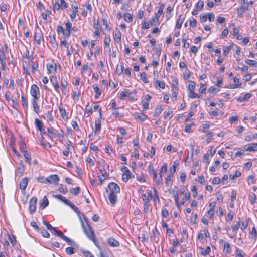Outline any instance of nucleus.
Segmentation results:
<instances>
[{
    "mask_svg": "<svg viewBox=\"0 0 257 257\" xmlns=\"http://www.w3.org/2000/svg\"><path fill=\"white\" fill-rule=\"evenodd\" d=\"M83 216L84 218L87 223V225L88 227V228H87L85 226V225H84L83 221L80 218L82 227L83 229V231L85 232L86 236L88 237V238H89V239L93 241V242L94 243H95L96 239H95V237L94 236V231H93L92 228L90 226L89 224H88V219L85 218V216H84L83 214Z\"/></svg>",
    "mask_w": 257,
    "mask_h": 257,
    "instance_id": "f257e3e1",
    "label": "nucleus"
},
{
    "mask_svg": "<svg viewBox=\"0 0 257 257\" xmlns=\"http://www.w3.org/2000/svg\"><path fill=\"white\" fill-rule=\"evenodd\" d=\"M121 171L124 173L122 175V179L125 182H127L131 178L134 177V176L132 175V173L126 166L121 168Z\"/></svg>",
    "mask_w": 257,
    "mask_h": 257,
    "instance_id": "f03ea898",
    "label": "nucleus"
},
{
    "mask_svg": "<svg viewBox=\"0 0 257 257\" xmlns=\"http://www.w3.org/2000/svg\"><path fill=\"white\" fill-rule=\"evenodd\" d=\"M110 190V193L117 194L120 192V188L119 186L114 182L110 183L108 185V189H106V192H108Z\"/></svg>",
    "mask_w": 257,
    "mask_h": 257,
    "instance_id": "7ed1b4c3",
    "label": "nucleus"
},
{
    "mask_svg": "<svg viewBox=\"0 0 257 257\" xmlns=\"http://www.w3.org/2000/svg\"><path fill=\"white\" fill-rule=\"evenodd\" d=\"M30 92L34 98L33 99L37 100L38 99V96L40 95L39 89L36 84H33L31 86Z\"/></svg>",
    "mask_w": 257,
    "mask_h": 257,
    "instance_id": "20e7f679",
    "label": "nucleus"
},
{
    "mask_svg": "<svg viewBox=\"0 0 257 257\" xmlns=\"http://www.w3.org/2000/svg\"><path fill=\"white\" fill-rule=\"evenodd\" d=\"M37 201V198L33 197L29 201V210L31 214H33L35 211Z\"/></svg>",
    "mask_w": 257,
    "mask_h": 257,
    "instance_id": "39448f33",
    "label": "nucleus"
},
{
    "mask_svg": "<svg viewBox=\"0 0 257 257\" xmlns=\"http://www.w3.org/2000/svg\"><path fill=\"white\" fill-rule=\"evenodd\" d=\"M151 98L150 95H146L145 96L144 99L142 100V104L143 106L144 110H146L149 108V102Z\"/></svg>",
    "mask_w": 257,
    "mask_h": 257,
    "instance_id": "423d86ee",
    "label": "nucleus"
},
{
    "mask_svg": "<svg viewBox=\"0 0 257 257\" xmlns=\"http://www.w3.org/2000/svg\"><path fill=\"white\" fill-rule=\"evenodd\" d=\"M29 178L25 177L22 179L20 183V188L22 191H24L28 185Z\"/></svg>",
    "mask_w": 257,
    "mask_h": 257,
    "instance_id": "0eeeda50",
    "label": "nucleus"
},
{
    "mask_svg": "<svg viewBox=\"0 0 257 257\" xmlns=\"http://www.w3.org/2000/svg\"><path fill=\"white\" fill-rule=\"evenodd\" d=\"M108 198L110 203L113 206L117 201V198L115 193H109Z\"/></svg>",
    "mask_w": 257,
    "mask_h": 257,
    "instance_id": "6e6552de",
    "label": "nucleus"
},
{
    "mask_svg": "<svg viewBox=\"0 0 257 257\" xmlns=\"http://www.w3.org/2000/svg\"><path fill=\"white\" fill-rule=\"evenodd\" d=\"M101 124L99 119H97L95 121V134H98L100 133L101 130Z\"/></svg>",
    "mask_w": 257,
    "mask_h": 257,
    "instance_id": "1a4fd4ad",
    "label": "nucleus"
},
{
    "mask_svg": "<svg viewBox=\"0 0 257 257\" xmlns=\"http://www.w3.org/2000/svg\"><path fill=\"white\" fill-rule=\"evenodd\" d=\"M107 243L112 247H117L119 245V243L116 240L112 238L108 239Z\"/></svg>",
    "mask_w": 257,
    "mask_h": 257,
    "instance_id": "9d476101",
    "label": "nucleus"
},
{
    "mask_svg": "<svg viewBox=\"0 0 257 257\" xmlns=\"http://www.w3.org/2000/svg\"><path fill=\"white\" fill-rule=\"evenodd\" d=\"M185 19V17L182 15L179 16V19L177 20L176 25V28L177 29H180L182 27V23Z\"/></svg>",
    "mask_w": 257,
    "mask_h": 257,
    "instance_id": "9b49d317",
    "label": "nucleus"
},
{
    "mask_svg": "<svg viewBox=\"0 0 257 257\" xmlns=\"http://www.w3.org/2000/svg\"><path fill=\"white\" fill-rule=\"evenodd\" d=\"M35 124L36 127L39 131H43L44 125L40 120H39L38 118H36L35 120Z\"/></svg>",
    "mask_w": 257,
    "mask_h": 257,
    "instance_id": "f8f14e48",
    "label": "nucleus"
},
{
    "mask_svg": "<svg viewBox=\"0 0 257 257\" xmlns=\"http://www.w3.org/2000/svg\"><path fill=\"white\" fill-rule=\"evenodd\" d=\"M47 178L51 181V183L57 184L59 180V176L55 174L50 175Z\"/></svg>",
    "mask_w": 257,
    "mask_h": 257,
    "instance_id": "ddd939ff",
    "label": "nucleus"
},
{
    "mask_svg": "<svg viewBox=\"0 0 257 257\" xmlns=\"http://www.w3.org/2000/svg\"><path fill=\"white\" fill-rule=\"evenodd\" d=\"M70 206L78 215L80 214V211L78 208L71 202L68 201V203L66 204Z\"/></svg>",
    "mask_w": 257,
    "mask_h": 257,
    "instance_id": "4468645a",
    "label": "nucleus"
},
{
    "mask_svg": "<svg viewBox=\"0 0 257 257\" xmlns=\"http://www.w3.org/2000/svg\"><path fill=\"white\" fill-rule=\"evenodd\" d=\"M53 79H54V77L53 75L51 76L50 77V81L53 83L55 90L58 92V89L59 88L58 82L57 79H55V82L53 81Z\"/></svg>",
    "mask_w": 257,
    "mask_h": 257,
    "instance_id": "2eb2a0df",
    "label": "nucleus"
},
{
    "mask_svg": "<svg viewBox=\"0 0 257 257\" xmlns=\"http://www.w3.org/2000/svg\"><path fill=\"white\" fill-rule=\"evenodd\" d=\"M115 42L117 43H119L121 40V33L119 30H117L115 33V37L114 38Z\"/></svg>",
    "mask_w": 257,
    "mask_h": 257,
    "instance_id": "dca6fc26",
    "label": "nucleus"
},
{
    "mask_svg": "<svg viewBox=\"0 0 257 257\" xmlns=\"http://www.w3.org/2000/svg\"><path fill=\"white\" fill-rule=\"evenodd\" d=\"M152 170L154 179L155 180L156 184L159 185L162 181L161 176L160 175L159 177H158L157 174L153 168H152Z\"/></svg>",
    "mask_w": 257,
    "mask_h": 257,
    "instance_id": "f3484780",
    "label": "nucleus"
},
{
    "mask_svg": "<svg viewBox=\"0 0 257 257\" xmlns=\"http://www.w3.org/2000/svg\"><path fill=\"white\" fill-rule=\"evenodd\" d=\"M93 88L94 91L95 92V98L97 99L101 94V91L100 90L99 88L97 85H93Z\"/></svg>",
    "mask_w": 257,
    "mask_h": 257,
    "instance_id": "a211bd4d",
    "label": "nucleus"
},
{
    "mask_svg": "<svg viewBox=\"0 0 257 257\" xmlns=\"http://www.w3.org/2000/svg\"><path fill=\"white\" fill-rule=\"evenodd\" d=\"M59 111L62 118L64 120H67L68 118V114L66 113L65 109L64 108H59Z\"/></svg>",
    "mask_w": 257,
    "mask_h": 257,
    "instance_id": "6ab92c4d",
    "label": "nucleus"
},
{
    "mask_svg": "<svg viewBox=\"0 0 257 257\" xmlns=\"http://www.w3.org/2000/svg\"><path fill=\"white\" fill-rule=\"evenodd\" d=\"M247 151H257V143H251L249 144L248 147L246 148Z\"/></svg>",
    "mask_w": 257,
    "mask_h": 257,
    "instance_id": "aec40b11",
    "label": "nucleus"
},
{
    "mask_svg": "<svg viewBox=\"0 0 257 257\" xmlns=\"http://www.w3.org/2000/svg\"><path fill=\"white\" fill-rule=\"evenodd\" d=\"M49 204V201L46 196H44L42 202L41 203L40 208L41 209H44Z\"/></svg>",
    "mask_w": 257,
    "mask_h": 257,
    "instance_id": "412c9836",
    "label": "nucleus"
},
{
    "mask_svg": "<svg viewBox=\"0 0 257 257\" xmlns=\"http://www.w3.org/2000/svg\"><path fill=\"white\" fill-rule=\"evenodd\" d=\"M41 34L40 32H35L34 35V39L36 41L37 44L40 45L41 40Z\"/></svg>",
    "mask_w": 257,
    "mask_h": 257,
    "instance_id": "4be33fe9",
    "label": "nucleus"
},
{
    "mask_svg": "<svg viewBox=\"0 0 257 257\" xmlns=\"http://www.w3.org/2000/svg\"><path fill=\"white\" fill-rule=\"evenodd\" d=\"M69 192L73 195L76 196L80 193V188L79 187L73 188L69 190Z\"/></svg>",
    "mask_w": 257,
    "mask_h": 257,
    "instance_id": "5701e85b",
    "label": "nucleus"
},
{
    "mask_svg": "<svg viewBox=\"0 0 257 257\" xmlns=\"http://www.w3.org/2000/svg\"><path fill=\"white\" fill-rule=\"evenodd\" d=\"M37 181L39 182H41V183H49V184H51V181L50 180H49V178H44L43 177H38L37 178Z\"/></svg>",
    "mask_w": 257,
    "mask_h": 257,
    "instance_id": "b1692460",
    "label": "nucleus"
},
{
    "mask_svg": "<svg viewBox=\"0 0 257 257\" xmlns=\"http://www.w3.org/2000/svg\"><path fill=\"white\" fill-rule=\"evenodd\" d=\"M245 63L250 66L257 67V62L255 61V60L246 59L245 60Z\"/></svg>",
    "mask_w": 257,
    "mask_h": 257,
    "instance_id": "393cba45",
    "label": "nucleus"
},
{
    "mask_svg": "<svg viewBox=\"0 0 257 257\" xmlns=\"http://www.w3.org/2000/svg\"><path fill=\"white\" fill-rule=\"evenodd\" d=\"M219 89H217L214 86H211L208 90V91L213 95H215L216 93L219 91Z\"/></svg>",
    "mask_w": 257,
    "mask_h": 257,
    "instance_id": "a878e982",
    "label": "nucleus"
},
{
    "mask_svg": "<svg viewBox=\"0 0 257 257\" xmlns=\"http://www.w3.org/2000/svg\"><path fill=\"white\" fill-rule=\"evenodd\" d=\"M163 109L162 106H158L155 110L154 116H158L162 113Z\"/></svg>",
    "mask_w": 257,
    "mask_h": 257,
    "instance_id": "bb28decb",
    "label": "nucleus"
},
{
    "mask_svg": "<svg viewBox=\"0 0 257 257\" xmlns=\"http://www.w3.org/2000/svg\"><path fill=\"white\" fill-rule=\"evenodd\" d=\"M47 131L49 134V136L51 140H53L54 137H56V134L55 132H53L52 127H48L47 128Z\"/></svg>",
    "mask_w": 257,
    "mask_h": 257,
    "instance_id": "cd10ccee",
    "label": "nucleus"
},
{
    "mask_svg": "<svg viewBox=\"0 0 257 257\" xmlns=\"http://www.w3.org/2000/svg\"><path fill=\"white\" fill-rule=\"evenodd\" d=\"M51 233L58 237H61V238H63V236H64V234L61 231L56 230L55 228Z\"/></svg>",
    "mask_w": 257,
    "mask_h": 257,
    "instance_id": "c85d7f7f",
    "label": "nucleus"
},
{
    "mask_svg": "<svg viewBox=\"0 0 257 257\" xmlns=\"http://www.w3.org/2000/svg\"><path fill=\"white\" fill-rule=\"evenodd\" d=\"M178 165L179 163L178 162H177L176 161H175L174 162L173 165L170 169V172L171 175H173L176 172V168L178 167Z\"/></svg>",
    "mask_w": 257,
    "mask_h": 257,
    "instance_id": "c756f323",
    "label": "nucleus"
},
{
    "mask_svg": "<svg viewBox=\"0 0 257 257\" xmlns=\"http://www.w3.org/2000/svg\"><path fill=\"white\" fill-rule=\"evenodd\" d=\"M53 196L55 198L60 200L61 201L63 202L65 204H66L68 202L66 198L65 197L62 196L61 195H53Z\"/></svg>",
    "mask_w": 257,
    "mask_h": 257,
    "instance_id": "7c9ffc66",
    "label": "nucleus"
},
{
    "mask_svg": "<svg viewBox=\"0 0 257 257\" xmlns=\"http://www.w3.org/2000/svg\"><path fill=\"white\" fill-rule=\"evenodd\" d=\"M24 153V156L25 158L26 161L28 162L29 164L31 163V157L30 154L28 152L26 151Z\"/></svg>",
    "mask_w": 257,
    "mask_h": 257,
    "instance_id": "2f4dec72",
    "label": "nucleus"
},
{
    "mask_svg": "<svg viewBox=\"0 0 257 257\" xmlns=\"http://www.w3.org/2000/svg\"><path fill=\"white\" fill-rule=\"evenodd\" d=\"M210 251H211V248L209 246H208L206 249L201 248V253L203 256H206L208 254H209Z\"/></svg>",
    "mask_w": 257,
    "mask_h": 257,
    "instance_id": "473e14b6",
    "label": "nucleus"
},
{
    "mask_svg": "<svg viewBox=\"0 0 257 257\" xmlns=\"http://www.w3.org/2000/svg\"><path fill=\"white\" fill-rule=\"evenodd\" d=\"M188 97L190 98H199L200 97V95L197 94L194 91L189 92Z\"/></svg>",
    "mask_w": 257,
    "mask_h": 257,
    "instance_id": "72a5a7b5",
    "label": "nucleus"
},
{
    "mask_svg": "<svg viewBox=\"0 0 257 257\" xmlns=\"http://www.w3.org/2000/svg\"><path fill=\"white\" fill-rule=\"evenodd\" d=\"M251 96V94L250 93H246L242 97H240L239 100L241 101H247L248 99H249Z\"/></svg>",
    "mask_w": 257,
    "mask_h": 257,
    "instance_id": "f704fd0d",
    "label": "nucleus"
},
{
    "mask_svg": "<svg viewBox=\"0 0 257 257\" xmlns=\"http://www.w3.org/2000/svg\"><path fill=\"white\" fill-rule=\"evenodd\" d=\"M224 251H226V253H229L231 252L230 244L228 242H225L224 246Z\"/></svg>",
    "mask_w": 257,
    "mask_h": 257,
    "instance_id": "c9c22d12",
    "label": "nucleus"
},
{
    "mask_svg": "<svg viewBox=\"0 0 257 257\" xmlns=\"http://www.w3.org/2000/svg\"><path fill=\"white\" fill-rule=\"evenodd\" d=\"M32 104H33V108H34L35 112L36 113H38V112L39 111V107L37 104V103L36 102V100H35V99L33 100V101H32Z\"/></svg>",
    "mask_w": 257,
    "mask_h": 257,
    "instance_id": "e433bc0d",
    "label": "nucleus"
},
{
    "mask_svg": "<svg viewBox=\"0 0 257 257\" xmlns=\"http://www.w3.org/2000/svg\"><path fill=\"white\" fill-rule=\"evenodd\" d=\"M140 77H141V79L144 82V83H148L149 81H148V78L146 76V74L145 72H143V73H141Z\"/></svg>",
    "mask_w": 257,
    "mask_h": 257,
    "instance_id": "4c0bfd02",
    "label": "nucleus"
},
{
    "mask_svg": "<svg viewBox=\"0 0 257 257\" xmlns=\"http://www.w3.org/2000/svg\"><path fill=\"white\" fill-rule=\"evenodd\" d=\"M124 18L127 22H131L133 20V18L130 13H125L124 15Z\"/></svg>",
    "mask_w": 257,
    "mask_h": 257,
    "instance_id": "58836bf2",
    "label": "nucleus"
},
{
    "mask_svg": "<svg viewBox=\"0 0 257 257\" xmlns=\"http://www.w3.org/2000/svg\"><path fill=\"white\" fill-rule=\"evenodd\" d=\"M204 6V2L202 0H199L196 4V8L199 10H202Z\"/></svg>",
    "mask_w": 257,
    "mask_h": 257,
    "instance_id": "ea45409f",
    "label": "nucleus"
},
{
    "mask_svg": "<svg viewBox=\"0 0 257 257\" xmlns=\"http://www.w3.org/2000/svg\"><path fill=\"white\" fill-rule=\"evenodd\" d=\"M26 145L24 141L21 142L20 144V150L21 151V152L23 153H24L26 151H27L26 150Z\"/></svg>",
    "mask_w": 257,
    "mask_h": 257,
    "instance_id": "a19ab883",
    "label": "nucleus"
},
{
    "mask_svg": "<svg viewBox=\"0 0 257 257\" xmlns=\"http://www.w3.org/2000/svg\"><path fill=\"white\" fill-rule=\"evenodd\" d=\"M8 237L11 243L13 245H14L16 242L15 236L13 234H11L8 235Z\"/></svg>",
    "mask_w": 257,
    "mask_h": 257,
    "instance_id": "79ce46f5",
    "label": "nucleus"
},
{
    "mask_svg": "<svg viewBox=\"0 0 257 257\" xmlns=\"http://www.w3.org/2000/svg\"><path fill=\"white\" fill-rule=\"evenodd\" d=\"M110 41H111V39H110L109 36H106L105 37L104 41L105 46L109 47Z\"/></svg>",
    "mask_w": 257,
    "mask_h": 257,
    "instance_id": "37998d69",
    "label": "nucleus"
},
{
    "mask_svg": "<svg viewBox=\"0 0 257 257\" xmlns=\"http://www.w3.org/2000/svg\"><path fill=\"white\" fill-rule=\"evenodd\" d=\"M66 252L69 255H72L75 253V249L72 247L66 248Z\"/></svg>",
    "mask_w": 257,
    "mask_h": 257,
    "instance_id": "c03bdc74",
    "label": "nucleus"
},
{
    "mask_svg": "<svg viewBox=\"0 0 257 257\" xmlns=\"http://www.w3.org/2000/svg\"><path fill=\"white\" fill-rule=\"evenodd\" d=\"M137 118L139 119L141 121H144L147 119L148 116L145 114L141 113L138 114Z\"/></svg>",
    "mask_w": 257,
    "mask_h": 257,
    "instance_id": "a18cd8bd",
    "label": "nucleus"
},
{
    "mask_svg": "<svg viewBox=\"0 0 257 257\" xmlns=\"http://www.w3.org/2000/svg\"><path fill=\"white\" fill-rule=\"evenodd\" d=\"M43 224L46 226L47 229H48L52 232L55 228L53 227L51 224H50L49 223H48L47 222H46L45 221H43Z\"/></svg>",
    "mask_w": 257,
    "mask_h": 257,
    "instance_id": "49530a36",
    "label": "nucleus"
},
{
    "mask_svg": "<svg viewBox=\"0 0 257 257\" xmlns=\"http://www.w3.org/2000/svg\"><path fill=\"white\" fill-rule=\"evenodd\" d=\"M206 87L205 84H201V86L199 89V92L200 93L203 94L206 92Z\"/></svg>",
    "mask_w": 257,
    "mask_h": 257,
    "instance_id": "de8ad7c7",
    "label": "nucleus"
},
{
    "mask_svg": "<svg viewBox=\"0 0 257 257\" xmlns=\"http://www.w3.org/2000/svg\"><path fill=\"white\" fill-rule=\"evenodd\" d=\"M155 83L161 89H164L165 87V84L164 82L157 80L156 81Z\"/></svg>",
    "mask_w": 257,
    "mask_h": 257,
    "instance_id": "09e8293b",
    "label": "nucleus"
},
{
    "mask_svg": "<svg viewBox=\"0 0 257 257\" xmlns=\"http://www.w3.org/2000/svg\"><path fill=\"white\" fill-rule=\"evenodd\" d=\"M41 233L44 237L49 238L50 237L49 233L45 229L41 230Z\"/></svg>",
    "mask_w": 257,
    "mask_h": 257,
    "instance_id": "8fccbe9b",
    "label": "nucleus"
},
{
    "mask_svg": "<svg viewBox=\"0 0 257 257\" xmlns=\"http://www.w3.org/2000/svg\"><path fill=\"white\" fill-rule=\"evenodd\" d=\"M195 89V83L192 81L188 85V89L189 92L194 91Z\"/></svg>",
    "mask_w": 257,
    "mask_h": 257,
    "instance_id": "3c124183",
    "label": "nucleus"
},
{
    "mask_svg": "<svg viewBox=\"0 0 257 257\" xmlns=\"http://www.w3.org/2000/svg\"><path fill=\"white\" fill-rule=\"evenodd\" d=\"M123 67L122 65L120 66V68H119V66H118V65H117L116 67V73L118 75H120L123 73Z\"/></svg>",
    "mask_w": 257,
    "mask_h": 257,
    "instance_id": "603ef678",
    "label": "nucleus"
},
{
    "mask_svg": "<svg viewBox=\"0 0 257 257\" xmlns=\"http://www.w3.org/2000/svg\"><path fill=\"white\" fill-rule=\"evenodd\" d=\"M241 6V8L244 9L248 10V4L245 2V0H240Z\"/></svg>",
    "mask_w": 257,
    "mask_h": 257,
    "instance_id": "864d4df0",
    "label": "nucleus"
},
{
    "mask_svg": "<svg viewBox=\"0 0 257 257\" xmlns=\"http://www.w3.org/2000/svg\"><path fill=\"white\" fill-rule=\"evenodd\" d=\"M152 25V22H145L142 26V28L144 29H149L150 25Z\"/></svg>",
    "mask_w": 257,
    "mask_h": 257,
    "instance_id": "5fc2aeb1",
    "label": "nucleus"
},
{
    "mask_svg": "<svg viewBox=\"0 0 257 257\" xmlns=\"http://www.w3.org/2000/svg\"><path fill=\"white\" fill-rule=\"evenodd\" d=\"M64 240H65L66 242H67L69 244L72 245L74 243V242L71 240V239L69 238L68 237H66V236H63V237L62 238Z\"/></svg>",
    "mask_w": 257,
    "mask_h": 257,
    "instance_id": "6e6d98bb",
    "label": "nucleus"
},
{
    "mask_svg": "<svg viewBox=\"0 0 257 257\" xmlns=\"http://www.w3.org/2000/svg\"><path fill=\"white\" fill-rule=\"evenodd\" d=\"M167 171V165L166 163H164L162 166L161 170L160 171L161 173H166Z\"/></svg>",
    "mask_w": 257,
    "mask_h": 257,
    "instance_id": "4d7b16f0",
    "label": "nucleus"
},
{
    "mask_svg": "<svg viewBox=\"0 0 257 257\" xmlns=\"http://www.w3.org/2000/svg\"><path fill=\"white\" fill-rule=\"evenodd\" d=\"M59 190L60 191V192L63 194H66L68 192L67 188L63 187V185L61 184L59 187Z\"/></svg>",
    "mask_w": 257,
    "mask_h": 257,
    "instance_id": "13d9d810",
    "label": "nucleus"
},
{
    "mask_svg": "<svg viewBox=\"0 0 257 257\" xmlns=\"http://www.w3.org/2000/svg\"><path fill=\"white\" fill-rule=\"evenodd\" d=\"M216 197L217 200H220L222 201L223 197V195H222V193L220 192H217V193H216Z\"/></svg>",
    "mask_w": 257,
    "mask_h": 257,
    "instance_id": "bf43d9fd",
    "label": "nucleus"
},
{
    "mask_svg": "<svg viewBox=\"0 0 257 257\" xmlns=\"http://www.w3.org/2000/svg\"><path fill=\"white\" fill-rule=\"evenodd\" d=\"M197 188L196 186L194 185L191 188V191H192L193 192V196L194 197H196L197 195Z\"/></svg>",
    "mask_w": 257,
    "mask_h": 257,
    "instance_id": "052dcab7",
    "label": "nucleus"
},
{
    "mask_svg": "<svg viewBox=\"0 0 257 257\" xmlns=\"http://www.w3.org/2000/svg\"><path fill=\"white\" fill-rule=\"evenodd\" d=\"M190 25L193 27L195 28L197 25V21L196 19L194 18H192V19L190 20Z\"/></svg>",
    "mask_w": 257,
    "mask_h": 257,
    "instance_id": "680f3d73",
    "label": "nucleus"
},
{
    "mask_svg": "<svg viewBox=\"0 0 257 257\" xmlns=\"http://www.w3.org/2000/svg\"><path fill=\"white\" fill-rule=\"evenodd\" d=\"M63 34L66 38H68L71 35V29H66L64 31Z\"/></svg>",
    "mask_w": 257,
    "mask_h": 257,
    "instance_id": "e2e57ef3",
    "label": "nucleus"
},
{
    "mask_svg": "<svg viewBox=\"0 0 257 257\" xmlns=\"http://www.w3.org/2000/svg\"><path fill=\"white\" fill-rule=\"evenodd\" d=\"M207 18L210 22H213L215 19V15L213 13H208V17Z\"/></svg>",
    "mask_w": 257,
    "mask_h": 257,
    "instance_id": "0e129e2a",
    "label": "nucleus"
},
{
    "mask_svg": "<svg viewBox=\"0 0 257 257\" xmlns=\"http://www.w3.org/2000/svg\"><path fill=\"white\" fill-rule=\"evenodd\" d=\"M207 19V14H202L200 16V21L202 23L206 22Z\"/></svg>",
    "mask_w": 257,
    "mask_h": 257,
    "instance_id": "69168bd1",
    "label": "nucleus"
},
{
    "mask_svg": "<svg viewBox=\"0 0 257 257\" xmlns=\"http://www.w3.org/2000/svg\"><path fill=\"white\" fill-rule=\"evenodd\" d=\"M173 114V111L172 110H169L164 116L165 119H167L169 118V119H171L172 118V114Z\"/></svg>",
    "mask_w": 257,
    "mask_h": 257,
    "instance_id": "338daca9",
    "label": "nucleus"
},
{
    "mask_svg": "<svg viewBox=\"0 0 257 257\" xmlns=\"http://www.w3.org/2000/svg\"><path fill=\"white\" fill-rule=\"evenodd\" d=\"M128 94H130V93H128V91H122L120 93L119 98L122 100L124 97H126Z\"/></svg>",
    "mask_w": 257,
    "mask_h": 257,
    "instance_id": "774afa93",
    "label": "nucleus"
}]
</instances>
